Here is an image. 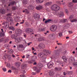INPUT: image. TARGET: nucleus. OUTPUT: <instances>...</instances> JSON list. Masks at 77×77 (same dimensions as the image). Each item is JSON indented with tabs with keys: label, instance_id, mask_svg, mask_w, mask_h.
<instances>
[{
	"label": "nucleus",
	"instance_id": "a19ab883",
	"mask_svg": "<svg viewBox=\"0 0 77 77\" xmlns=\"http://www.w3.org/2000/svg\"><path fill=\"white\" fill-rule=\"evenodd\" d=\"M72 2H73V3H77V0H72Z\"/></svg>",
	"mask_w": 77,
	"mask_h": 77
},
{
	"label": "nucleus",
	"instance_id": "4468645a",
	"mask_svg": "<svg viewBox=\"0 0 77 77\" xmlns=\"http://www.w3.org/2000/svg\"><path fill=\"white\" fill-rule=\"evenodd\" d=\"M15 2H11L8 5V6H14V5H15Z\"/></svg>",
	"mask_w": 77,
	"mask_h": 77
},
{
	"label": "nucleus",
	"instance_id": "72a5a7b5",
	"mask_svg": "<svg viewBox=\"0 0 77 77\" xmlns=\"http://www.w3.org/2000/svg\"><path fill=\"white\" fill-rule=\"evenodd\" d=\"M51 19H48V20H46L45 21V23H48V22H50V21H51Z\"/></svg>",
	"mask_w": 77,
	"mask_h": 77
},
{
	"label": "nucleus",
	"instance_id": "ea45409f",
	"mask_svg": "<svg viewBox=\"0 0 77 77\" xmlns=\"http://www.w3.org/2000/svg\"><path fill=\"white\" fill-rule=\"evenodd\" d=\"M0 36H4V33L2 32H1L0 33Z\"/></svg>",
	"mask_w": 77,
	"mask_h": 77
},
{
	"label": "nucleus",
	"instance_id": "c03bdc74",
	"mask_svg": "<svg viewBox=\"0 0 77 77\" xmlns=\"http://www.w3.org/2000/svg\"><path fill=\"white\" fill-rule=\"evenodd\" d=\"M72 6V2H70L69 4V7H71Z\"/></svg>",
	"mask_w": 77,
	"mask_h": 77
},
{
	"label": "nucleus",
	"instance_id": "052dcab7",
	"mask_svg": "<svg viewBox=\"0 0 77 77\" xmlns=\"http://www.w3.org/2000/svg\"><path fill=\"white\" fill-rule=\"evenodd\" d=\"M65 12H66V14H68V11L67 10H65Z\"/></svg>",
	"mask_w": 77,
	"mask_h": 77
},
{
	"label": "nucleus",
	"instance_id": "bf43d9fd",
	"mask_svg": "<svg viewBox=\"0 0 77 77\" xmlns=\"http://www.w3.org/2000/svg\"><path fill=\"white\" fill-rule=\"evenodd\" d=\"M35 57H34V56H32V58H31V59L32 60H35Z\"/></svg>",
	"mask_w": 77,
	"mask_h": 77
},
{
	"label": "nucleus",
	"instance_id": "4d7b16f0",
	"mask_svg": "<svg viewBox=\"0 0 77 77\" xmlns=\"http://www.w3.org/2000/svg\"><path fill=\"white\" fill-rule=\"evenodd\" d=\"M66 27H67L68 28L69 27V24H67L66 25Z\"/></svg>",
	"mask_w": 77,
	"mask_h": 77
},
{
	"label": "nucleus",
	"instance_id": "9d476101",
	"mask_svg": "<svg viewBox=\"0 0 77 77\" xmlns=\"http://www.w3.org/2000/svg\"><path fill=\"white\" fill-rule=\"evenodd\" d=\"M62 59L63 60L64 62L67 63V58H66V56H63Z\"/></svg>",
	"mask_w": 77,
	"mask_h": 77
},
{
	"label": "nucleus",
	"instance_id": "f704fd0d",
	"mask_svg": "<svg viewBox=\"0 0 77 77\" xmlns=\"http://www.w3.org/2000/svg\"><path fill=\"white\" fill-rule=\"evenodd\" d=\"M19 47H20V48H24V46L23 45H19Z\"/></svg>",
	"mask_w": 77,
	"mask_h": 77
},
{
	"label": "nucleus",
	"instance_id": "39448f33",
	"mask_svg": "<svg viewBox=\"0 0 77 77\" xmlns=\"http://www.w3.org/2000/svg\"><path fill=\"white\" fill-rule=\"evenodd\" d=\"M58 16H59L60 17H63L64 16V14L63 12V11H61L60 13L57 12L56 13Z\"/></svg>",
	"mask_w": 77,
	"mask_h": 77
},
{
	"label": "nucleus",
	"instance_id": "13d9d810",
	"mask_svg": "<svg viewBox=\"0 0 77 77\" xmlns=\"http://www.w3.org/2000/svg\"><path fill=\"white\" fill-rule=\"evenodd\" d=\"M69 34H71V33H72V31H69Z\"/></svg>",
	"mask_w": 77,
	"mask_h": 77
},
{
	"label": "nucleus",
	"instance_id": "7c9ffc66",
	"mask_svg": "<svg viewBox=\"0 0 77 77\" xmlns=\"http://www.w3.org/2000/svg\"><path fill=\"white\" fill-rule=\"evenodd\" d=\"M5 26H7L8 24H9V23L8 22H5L4 23Z\"/></svg>",
	"mask_w": 77,
	"mask_h": 77
},
{
	"label": "nucleus",
	"instance_id": "6e6552de",
	"mask_svg": "<svg viewBox=\"0 0 77 77\" xmlns=\"http://www.w3.org/2000/svg\"><path fill=\"white\" fill-rule=\"evenodd\" d=\"M68 20L66 19H61L60 20V23H66L67 22Z\"/></svg>",
	"mask_w": 77,
	"mask_h": 77
},
{
	"label": "nucleus",
	"instance_id": "20e7f679",
	"mask_svg": "<svg viewBox=\"0 0 77 77\" xmlns=\"http://www.w3.org/2000/svg\"><path fill=\"white\" fill-rule=\"evenodd\" d=\"M53 65H54L53 63L52 62H49L47 64L48 68H49V69L51 68L53 66Z\"/></svg>",
	"mask_w": 77,
	"mask_h": 77
},
{
	"label": "nucleus",
	"instance_id": "680f3d73",
	"mask_svg": "<svg viewBox=\"0 0 77 77\" xmlns=\"http://www.w3.org/2000/svg\"><path fill=\"white\" fill-rule=\"evenodd\" d=\"M31 44H32V43L31 42H29V43H27L28 45V46H29V45H30Z\"/></svg>",
	"mask_w": 77,
	"mask_h": 77
},
{
	"label": "nucleus",
	"instance_id": "49530a36",
	"mask_svg": "<svg viewBox=\"0 0 77 77\" xmlns=\"http://www.w3.org/2000/svg\"><path fill=\"white\" fill-rule=\"evenodd\" d=\"M38 16V14H35L34 16V17L35 19H36L37 18V16Z\"/></svg>",
	"mask_w": 77,
	"mask_h": 77
},
{
	"label": "nucleus",
	"instance_id": "412c9836",
	"mask_svg": "<svg viewBox=\"0 0 77 77\" xmlns=\"http://www.w3.org/2000/svg\"><path fill=\"white\" fill-rule=\"evenodd\" d=\"M44 38H38V41H44Z\"/></svg>",
	"mask_w": 77,
	"mask_h": 77
},
{
	"label": "nucleus",
	"instance_id": "774afa93",
	"mask_svg": "<svg viewBox=\"0 0 77 77\" xmlns=\"http://www.w3.org/2000/svg\"><path fill=\"white\" fill-rule=\"evenodd\" d=\"M15 57V55H14V54H12V57Z\"/></svg>",
	"mask_w": 77,
	"mask_h": 77
},
{
	"label": "nucleus",
	"instance_id": "69168bd1",
	"mask_svg": "<svg viewBox=\"0 0 77 77\" xmlns=\"http://www.w3.org/2000/svg\"><path fill=\"white\" fill-rule=\"evenodd\" d=\"M23 22L20 23V24H23L24 22V20H23Z\"/></svg>",
	"mask_w": 77,
	"mask_h": 77
},
{
	"label": "nucleus",
	"instance_id": "37998d69",
	"mask_svg": "<svg viewBox=\"0 0 77 77\" xmlns=\"http://www.w3.org/2000/svg\"><path fill=\"white\" fill-rule=\"evenodd\" d=\"M25 12L27 14H29V11H28L27 9H25Z\"/></svg>",
	"mask_w": 77,
	"mask_h": 77
},
{
	"label": "nucleus",
	"instance_id": "f257e3e1",
	"mask_svg": "<svg viewBox=\"0 0 77 77\" xmlns=\"http://www.w3.org/2000/svg\"><path fill=\"white\" fill-rule=\"evenodd\" d=\"M38 67H33L34 70L36 71V72H39L40 69H41V68L43 67V65L41 63L38 64Z\"/></svg>",
	"mask_w": 77,
	"mask_h": 77
},
{
	"label": "nucleus",
	"instance_id": "a18cd8bd",
	"mask_svg": "<svg viewBox=\"0 0 77 77\" xmlns=\"http://www.w3.org/2000/svg\"><path fill=\"white\" fill-rule=\"evenodd\" d=\"M66 52H67V51H66V50H65V51L63 52V54L64 55H65V54L66 53Z\"/></svg>",
	"mask_w": 77,
	"mask_h": 77
},
{
	"label": "nucleus",
	"instance_id": "6e6d98bb",
	"mask_svg": "<svg viewBox=\"0 0 77 77\" xmlns=\"http://www.w3.org/2000/svg\"><path fill=\"white\" fill-rule=\"evenodd\" d=\"M7 67H8V68H9V67H10V64H9V63L7 64Z\"/></svg>",
	"mask_w": 77,
	"mask_h": 77
},
{
	"label": "nucleus",
	"instance_id": "423d86ee",
	"mask_svg": "<svg viewBox=\"0 0 77 77\" xmlns=\"http://www.w3.org/2000/svg\"><path fill=\"white\" fill-rule=\"evenodd\" d=\"M49 74L50 76H54V71L53 69L51 70L49 72Z\"/></svg>",
	"mask_w": 77,
	"mask_h": 77
},
{
	"label": "nucleus",
	"instance_id": "79ce46f5",
	"mask_svg": "<svg viewBox=\"0 0 77 77\" xmlns=\"http://www.w3.org/2000/svg\"><path fill=\"white\" fill-rule=\"evenodd\" d=\"M11 69L12 70H16V68L14 66L11 67Z\"/></svg>",
	"mask_w": 77,
	"mask_h": 77
},
{
	"label": "nucleus",
	"instance_id": "4c0bfd02",
	"mask_svg": "<svg viewBox=\"0 0 77 77\" xmlns=\"http://www.w3.org/2000/svg\"><path fill=\"white\" fill-rule=\"evenodd\" d=\"M23 3H24V4H27V0L25 1V0H24L23 2Z\"/></svg>",
	"mask_w": 77,
	"mask_h": 77
},
{
	"label": "nucleus",
	"instance_id": "603ef678",
	"mask_svg": "<svg viewBox=\"0 0 77 77\" xmlns=\"http://www.w3.org/2000/svg\"><path fill=\"white\" fill-rule=\"evenodd\" d=\"M73 73V72H72V71H70L68 72V74H72Z\"/></svg>",
	"mask_w": 77,
	"mask_h": 77
},
{
	"label": "nucleus",
	"instance_id": "58836bf2",
	"mask_svg": "<svg viewBox=\"0 0 77 77\" xmlns=\"http://www.w3.org/2000/svg\"><path fill=\"white\" fill-rule=\"evenodd\" d=\"M59 36L60 37H61L62 36V32H60L58 33Z\"/></svg>",
	"mask_w": 77,
	"mask_h": 77
},
{
	"label": "nucleus",
	"instance_id": "2eb2a0df",
	"mask_svg": "<svg viewBox=\"0 0 77 77\" xmlns=\"http://www.w3.org/2000/svg\"><path fill=\"white\" fill-rule=\"evenodd\" d=\"M43 52L47 54H50V53H49V51L48 50H46V49H45L43 50Z\"/></svg>",
	"mask_w": 77,
	"mask_h": 77
},
{
	"label": "nucleus",
	"instance_id": "6ab92c4d",
	"mask_svg": "<svg viewBox=\"0 0 77 77\" xmlns=\"http://www.w3.org/2000/svg\"><path fill=\"white\" fill-rule=\"evenodd\" d=\"M0 12L2 14H4L5 12V10L4 9H2L0 10Z\"/></svg>",
	"mask_w": 77,
	"mask_h": 77
},
{
	"label": "nucleus",
	"instance_id": "e433bc0d",
	"mask_svg": "<svg viewBox=\"0 0 77 77\" xmlns=\"http://www.w3.org/2000/svg\"><path fill=\"white\" fill-rule=\"evenodd\" d=\"M22 73H23V74H25L26 72L25 71V70H24L23 69L22 70V71H21Z\"/></svg>",
	"mask_w": 77,
	"mask_h": 77
},
{
	"label": "nucleus",
	"instance_id": "0eeeda50",
	"mask_svg": "<svg viewBox=\"0 0 77 77\" xmlns=\"http://www.w3.org/2000/svg\"><path fill=\"white\" fill-rule=\"evenodd\" d=\"M75 61V58L73 57H72L69 59V62H72H72H74Z\"/></svg>",
	"mask_w": 77,
	"mask_h": 77
},
{
	"label": "nucleus",
	"instance_id": "aec40b11",
	"mask_svg": "<svg viewBox=\"0 0 77 77\" xmlns=\"http://www.w3.org/2000/svg\"><path fill=\"white\" fill-rule=\"evenodd\" d=\"M43 54V53L42 52L41 53H40L38 54V56L39 57H42Z\"/></svg>",
	"mask_w": 77,
	"mask_h": 77
},
{
	"label": "nucleus",
	"instance_id": "2f4dec72",
	"mask_svg": "<svg viewBox=\"0 0 77 77\" xmlns=\"http://www.w3.org/2000/svg\"><path fill=\"white\" fill-rule=\"evenodd\" d=\"M2 70L4 72H6V71H7V69H6V68H2Z\"/></svg>",
	"mask_w": 77,
	"mask_h": 77
},
{
	"label": "nucleus",
	"instance_id": "8fccbe9b",
	"mask_svg": "<svg viewBox=\"0 0 77 77\" xmlns=\"http://www.w3.org/2000/svg\"><path fill=\"white\" fill-rule=\"evenodd\" d=\"M12 9L13 11H15L16 9V7H12Z\"/></svg>",
	"mask_w": 77,
	"mask_h": 77
},
{
	"label": "nucleus",
	"instance_id": "e2e57ef3",
	"mask_svg": "<svg viewBox=\"0 0 77 77\" xmlns=\"http://www.w3.org/2000/svg\"><path fill=\"white\" fill-rule=\"evenodd\" d=\"M8 72H10V73H11V72H12V71H11V70H8Z\"/></svg>",
	"mask_w": 77,
	"mask_h": 77
},
{
	"label": "nucleus",
	"instance_id": "09e8293b",
	"mask_svg": "<svg viewBox=\"0 0 77 77\" xmlns=\"http://www.w3.org/2000/svg\"><path fill=\"white\" fill-rule=\"evenodd\" d=\"M36 72H32V75H36Z\"/></svg>",
	"mask_w": 77,
	"mask_h": 77
},
{
	"label": "nucleus",
	"instance_id": "864d4df0",
	"mask_svg": "<svg viewBox=\"0 0 77 77\" xmlns=\"http://www.w3.org/2000/svg\"><path fill=\"white\" fill-rule=\"evenodd\" d=\"M3 59H4V60H5L6 59V56L3 57Z\"/></svg>",
	"mask_w": 77,
	"mask_h": 77
},
{
	"label": "nucleus",
	"instance_id": "4be33fe9",
	"mask_svg": "<svg viewBox=\"0 0 77 77\" xmlns=\"http://www.w3.org/2000/svg\"><path fill=\"white\" fill-rule=\"evenodd\" d=\"M44 0H36V2L37 3H42Z\"/></svg>",
	"mask_w": 77,
	"mask_h": 77
},
{
	"label": "nucleus",
	"instance_id": "393cba45",
	"mask_svg": "<svg viewBox=\"0 0 77 77\" xmlns=\"http://www.w3.org/2000/svg\"><path fill=\"white\" fill-rule=\"evenodd\" d=\"M28 8L29 9H33V7L31 5H29V7H28Z\"/></svg>",
	"mask_w": 77,
	"mask_h": 77
},
{
	"label": "nucleus",
	"instance_id": "b1692460",
	"mask_svg": "<svg viewBox=\"0 0 77 77\" xmlns=\"http://www.w3.org/2000/svg\"><path fill=\"white\" fill-rule=\"evenodd\" d=\"M17 32L18 34H20L21 32H22V31H21V30L20 29H18L17 30Z\"/></svg>",
	"mask_w": 77,
	"mask_h": 77
},
{
	"label": "nucleus",
	"instance_id": "f03ea898",
	"mask_svg": "<svg viewBox=\"0 0 77 77\" xmlns=\"http://www.w3.org/2000/svg\"><path fill=\"white\" fill-rule=\"evenodd\" d=\"M51 9L52 11H54L56 12V11L60 10V7L57 5H54L51 7Z\"/></svg>",
	"mask_w": 77,
	"mask_h": 77
},
{
	"label": "nucleus",
	"instance_id": "c756f323",
	"mask_svg": "<svg viewBox=\"0 0 77 77\" xmlns=\"http://www.w3.org/2000/svg\"><path fill=\"white\" fill-rule=\"evenodd\" d=\"M26 59H29L30 58V55L27 54L26 55Z\"/></svg>",
	"mask_w": 77,
	"mask_h": 77
},
{
	"label": "nucleus",
	"instance_id": "c85d7f7f",
	"mask_svg": "<svg viewBox=\"0 0 77 77\" xmlns=\"http://www.w3.org/2000/svg\"><path fill=\"white\" fill-rule=\"evenodd\" d=\"M30 30L31 29H30L27 28L25 30L26 32H30Z\"/></svg>",
	"mask_w": 77,
	"mask_h": 77
},
{
	"label": "nucleus",
	"instance_id": "5fc2aeb1",
	"mask_svg": "<svg viewBox=\"0 0 77 77\" xmlns=\"http://www.w3.org/2000/svg\"><path fill=\"white\" fill-rule=\"evenodd\" d=\"M21 77H25L26 76L24 75H20Z\"/></svg>",
	"mask_w": 77,
	"mask_h": 77
},
{
	"label": "nucleus",
	"instance_id": "de8ad7c7",
	"mask_svg": "<svg viewBox=\"0 0 77 77\" xmlns=\"http://www.w3.org/2000/svg\"><path fill=\"white\" fill-rule=\"evenodd\" d=\"M73 18V16H72V15H71L69 17V19L70 20H71V19H72Z\"/></svg>",
	"mask_w": 77,
	"mask_h": 77
},
{
	"label": "nucleus",
	"instance_id": "bb28decb",
	"mask_svg": "<svg viewBox=\"0 0 77 77\" xmlns=\"http://www.w3.org/2000/svg\"><path fill=\"white\" fill-rule=\"evenodd\" d=\"M77 21V19H73L72 20H71V22L72 23H73L74 22H75Z\"/></svg>",
	"mask_w": 77,
	"mask_h": 77
},
{
	"label": "nucleus",
	"instance_id": "a211bd4d",
	"mask_svg": "<svg viewBox=\"0 0 77 77\" xmlns=\"http://www.w3.org/2000/svg\"><path fill=\"white\" fill-rule=\"evenodd\" d=\"M73 66L75 68H77V62H74L73 63Z\"/></svg>",
	"mask_w": 77,
	"mask_h": 77
},
{
	"label": "nucleus",
	"instance_id": "c9c22d12",
	"mask_svg": "<svg viewBox=\"0 0 77 77\" xmlns=\"http://www.w3.org/2000/svg\"><path fill=\"white\" fill-rule=\"evenodd\" d=\"M17 50H19V51H22V48H20V47H18L17 48Z\"/></svg>",
	"mask_w": 77,
	"mask_h": 77
},
{
	"label": "nucleus",
	"instance_id": "9b49d317",
	"mask_svg": "<svg viewBox=\"0 0 77 77\" xmlns=\"http://www.w3.org/2000/svg\"><path fill=\"white\" fill-rule=\"evenodd\" d=\"M9 28L10 30H12V31H15V28L14 26H10Z\"/></svg>",
	"mask_w": 77,
	"mask_h": 77
},
{
	"label": "nucleus",
	"instance_id": "cd10ccee",
	"mask_svg": "<svg viewBox=\"0 0 77 77\" xmlns=\"http://www.w3.org/2000/svg\"><path fill=\"white\" fill-rule=\"evenodd\" d=\"M16 37L15 36V35L14 34H12L11 36V38H12V39H15V38H16Z\"/></svg>",
	"mask_w": 77,
	"mask_h": 77
},
{
	"label": "nucleus",
	"instance_id": "f8f14e48",
	"mask_svg": "<svg viewBox=\"0 0 77 77\" xmlns=\"http://www.w3.org/2000/svg\"><path fill=\"white\" fill-rule=\"evenodd\" d=\"M36 9L37 10H40V9H42V6L39 5L37 7H36Z\"/></svg>",
	"mask_w": 77,
	"mask_h": 77
},
{
	"label": "nucleus",
	"instance_id": "f3484780",
	"mask_svg": "<svg viewBox=\"0 0 77 77\" xmlns=\"http://www.w3.org/2000/svg\"><path fill=\"white\" fill-rule=\"evenodd\" d=\"M25 67H26V64H23L22 65L21 68L22 69H25Z\"/></svg>",
	"mask_w": 77,
	"mask_h": 77
},
{
	"label": "nucleus",
	"instance_id": "3c124183",
	"mask_svg": "<svg viewBox=\"0 0 77 77\" xmlns=\"http://www.w3.org/2000/svg\"><path fill=\"white\" fill-rule=\"evenodd\" d=\"M28 63H32V61L31 60L30 61H28Z\"/></svg>",
	"mask_w": 77,
	"mask_h": 77
},
{
	"label": "nucleus",
	"instance_id": "473e14b6",
	"mask_svg": "<svg viewBox=\"0 0 77 77\" xmlns=\"http://www.w3.org/2000/svg\"><path fill=\"white\" fill-rule=\"evenodd\" d=\"M14 51L12 50V49H10L9 52L10 53H13V52Z\"/></svg>",
	"mask_w": 77,
	"mask_h": 77
},
{
	"label": "nucleus",
	"instance_id": "1a4fd4ad",
	"mask_svg": "<svg viewBox=\"0 0 77 77\" xmlns=\"http://www.w3.org/2000/svg\"><path fill=\"white\" fill-rule=\"evenodd\" d=\"M15 41L16 42H19L20 41H21V38L20 37H18L17 38V37L15 38Z\"/></svg>",
	"mask_w": 77,
	"mask_h": 77
},
{
	"label": "nucleus",
	"instance_id": "338daca9",
	"mask_svg": "<svg viewBox=\"0 0 77 77\" xmlns=\"http://www.w3.org/2000/svg\"><path fill=\"white\" fill-rule=\"evenodd\" d=\"M57 45H62V43H57Z\"/></svg>",
	"mask_w": 77,
	"mask_h": 77
},
{
	"label": "nucleus",
	"instance_id": "a878e982",
	"mask_svg": "<svg viewBox=\"0 0 77 77\" xmlns=\"http://www.w3.org/2000/svg\"><path fill=\"white\" fill-rule=\"evenodd\" d=\"M40 47L41 48H44L45 47V45L43 44H40Z\"/></svg>",
	"mask_w": 77,
	"mask_h": 77
},
{
	"label": "nucleus",
	"instance_id": "7ed1b4c3",
	"mask_svg": "<svg viewBox=\"0 0 77 77\" xmlns=\"http://www.w3.org/2000/svg\"><path fill=\"white\" fill-rule=\"evenodd\" d=\"M50 29L52 32H55L57 29V26L54 25H53L51 26Z\"/></svg>",
	"mask_w": 77,
	"mask_h": 77
},
{
	"label": "nucleus",
	"instance_id": "0e129e2a",
	"mask_svg": "<svg viewBox=\"0 0 77 77\" xmlns=\"http://www.w3.org/2000/svg\"><path fill=\"white\" fill-rule=\"evenodd\" d=\"M6 47H7V48H9V45L8 44H7L6 45Z\"/></svg>",
	"mask_w": 77,
	"mask_h": 77
},
{
	"label": "nucleus",
	"instance_id": "dca6fc26",
	"mask_svg": "<svg viewBox=\"0 0 77 77\" xmlns=\"http://www.w3.org/2000/svg\"><path fill=\"white\" fill-rule=\"evenodd\" d=\"M52 3V2H47L46 3H45V5L46 6H50V5H51Z\"/></svg>",
	"mask_w": 77,
	"mask_h": 77
},
{
	"label": "nucleus",
	"instance_id": "5701e85b",
	"mask_svg": "<svg viewBox=\"0 0 77 77\" xmlns=\"http://www.w3.org/2000/svg\"><path fill=\"white\" fill-rule=\"evenodd\" d=\"M39 30L40 31H41V32L45 31V28H43L42 29H39Z\"/></svg>",
	"mask_w": 77,
	"mask_h": 77
},
{
	"label": "nucleus",
	"instance_id": "ddd939ff",
	"mask_svg": "<svg viewBox=\"0 0 77 77\" xmlns=\"http://www.w3.org/2000/svg\"><path fill=\"white\" fill-rule=\"evenodd\" d=\"M55 71H61L62 70V68H60V67H56L55 68Z\"/></svg>",
	"mask_w": 77,
	"mask_h": 77
}]
</instances>
